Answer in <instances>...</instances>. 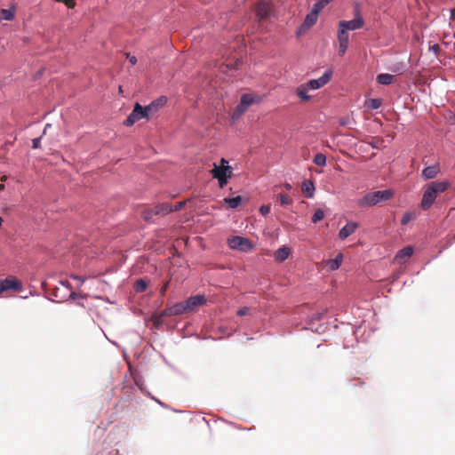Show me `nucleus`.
Listing matches in <instances>:
<instances>
[{
    "mask_svg": "<svg viewBox=\"0 0 455 455\" xmlns=\"http://www.w3.org/2000/svg\"><path fill=\"white\" fill-rule=\"evenodd\" d=\"M188 312V307L185 305V301H181L174 304L172 307H166L162 313L161 316H173L179 315Z\"/></svg>",
    "mask_w": 455,
    "mask_h": 455,
    "instance_id": "1a4fd4ad",
    "label": "nucleus"
},
{
    "mask_svg": "<svg viewBox=\"0 0 455 455\" xmlns=\"http://www.w3.org/2000/svg\"><path fill=\"white\" fill-rule=\"evenodd\" d=\"M129 60H130V62H131L132 64H133V65H134V64H136V62H137V59H136V57H135V56L130 57V58H129Z\"/></svg>",
    "mask_w": 455,
    "mask_h": 455,
    "instance_id": "37998d69",
    "label": "nucleus"
},
{
    "mask_svg": "<svg viewBox=\"0 0 455 455\" xmlns=\"http://www.w3.org/2000/svg\"><path fill=\"white\" fill-rule=\"evenodd\" d=\"M342 259H343V255L342 253H339L335 259H330L328 262H327V266L328 267L331 269V270H337L339 268L341 263H342Z\"/></svg>",
    "mask_w": 455,
    "mask_h": 455,
    "instance_id": "b1692460",
    "label": "nucleus"
},
{
    "mask_svg": "<svg viewBox=\"0 0 455 455\" xmlns=\"http://www.w3.org/2000/svg\"><path fill=\"white\" fill-rule=\"evenodd\" d=\"M256 15L259 21L267 18L270 12V4L266 0H261L256 5Z\"/></svg>",
    "mask_w": 455,
    "mask_h": 455,
    "instance_id": "f8f14e48",
    "label": "nucleus"
},
{
    "mask_svg": "<svg viewBox=\"0 0 455 455\" xmlns=\"http://www.w3.org/2000/svg\"><path fill=\"white\" fill-rule=\"evenodd\" d=\"M393 196L394 191L392 189L370 192L359 199L357 204L360 207L374 206L379 203L390 200Z\"/></svg>",
    "mask_w": 455,
    "mask_h": 455,
    "instance_id": "f03ea898",
    "label": "nucleus"
},
{
    "mask_svg": "<svg viewBox=\"0 0 455 455\" xmlns=\"http://www.w3.org/2000/svg\"><path fill=\"white\" fill-rule=\"evenodd\" d=\"M317 19H318V14L314 12L313 11H311L306 16V19L302 24V27L306 29L311 28L313 25H315L316 23Z\"/></svg>",
    "mask_w": 455,
    "mask_h": 455,
    "instance_id": "412c9836",
    "label": "nucleus"
},
{
    "mask_svg": "<svg viewBox=\"0 0 455 455\" xmlns=\"http://www.w3.org/2000/svg\"><path fill=\"white\" fill-rule=\"evenodd\" d=\"M211 172L212 175L219 173V175L222 177H232L233 169L228 165V163L226 159L221 158L220 165L213 164V169L211 171Z\"/></svg>",
    "mask_w": 455,
    "mask_h": 455,
    "instance_id": "6e6552de",
    "label": "nucleus"
},
{
    "mask_svg": "<svg viewBox=\"0 0 455 455\" xmlns=\"http://www.w3.org/2000/svg\"><path fill=\"white\" fill-rule=\"evenodd\" d=\"M254 102V97L251 94H243L240 100V103H242L246 108H249Z\"/></svg>",
    "mask_w": 455,
    "mask_h": 455,
    "instance_id": "c85d7f7f",
    "label": "nucleus"
},
{
    "mask_svg": "<svg viewBox=\"0 0 455 455\" xmlns=\"http://www.w3.org/2000/svg\"><path fill=\"white\" fill-rule=\"evenodd\" d=\"M454 49H455V43H454Z\"/></svg>",
    "mask_w": 455,
    "mask_h": 455,
    "instance_id": "603ef678",
    "label": "nucleus"
},
{
    "mask_svg": "<svg viewBox=\"0 0 455 455\" xmlns=\"http://www.w3.org/2000/svg\"><path fill=\"white\" fill-rule=\"evenodd\" d=\"M56 2L64 3L68 8H74L76 5V0H55Z\"/></svg>",
    "mask_w": 455,
    "mask_h": 455,
    "instance_id": "e433bc0d",
    "label": "nucleus"
},
{
    "mask_svg": "<svg viewBox=\"0 0 455 455\" xmlns=\"http://www.w3.org/2000/svg\"><path fill=\"white\" fill-rule=\"evenodd\" d=\"M451 19L452 20H455V9H452V10L451 11Z\"/></svg>",
    "mask_w": 455,
    "mask_h": 455,
    "instance_id": "a18cd8bd",
    "label": "nucleus"
},
{
    "mask_svg": "<svg viewBox=\"0 0 455 455\" xmlns=\"http://www.w3.org/2000/svg\"><path fill=\"white\" fill-rule=\"evenodd\" d=\"M212 177L218 180L220 188H224L228 183V180L231 178V177H222V176L219 175V173L213 174Z\"/></svg>",
    "mask_w": 455,
    "mask_h": 455,
    "instance_id": "f704fd0d",
    "label": "nucleus"
},
{
    "mask_svg": "<svg viewBox=\"0 0 455 455\" xmlns=\"http://www.w3.org/2000/svg\"><path fill=\"white\" fill-rule=\"evenodd\" d=\"M4 185L0 183V191L4 190Z\"/></svg>",
    "mask_w": 455,
    "mask_h": 455,
    "instance_id": "09e8293b",
    "label": "nucleus"
},
{
    "mask_svg": "<svg viewBox=\"0 0 455 455\" xmlns=\"http://www.w3.org/2000/svg\"><path fill=\"white\" fill-rule=\"evenodd\" d=\"M228 246L233 250L248 252L252 249L251 242L245 237L235 235L228 239Z\"/></svg>",
    "mask_w": 455,
    "mask_h": 455,
    "instance_id": "20e7f679",
    "label": "nucleus"
},
{
    "mask_svg": "<svg viewBox=\"0 0 455 455\" xmlns=\"http://www.w3.org/2000/svg\"><path fill=\"white\" fill-rule=\"evenodd\" d=\"M313 162L318 166H324L326 164V156L323 154L318 153L315 156Z\"/></svg>",
    "mask_w": 455,
    "mask_h": 455,
    "instance_id": "2f4dec72",
    "label": "nucleus"
},
{
    "mask_svg": "<svg viewBox=\"0 0 455 455\" xmlns=\"http://www.w3.org/2000/svg\"><path fill=\"white\" fill-rule=\"evenodd\" d=\"M283 186H284L285 189H287V190H291L292 188L290 183H285Z\"/></svg>",
    "mask_w": 455,
    "mask_h": 455,
    "instance_id": "49530a36",
    "label": "nucleus"
},
{
    "mask_svg": "<svg viewBox=\"0 0 455 455\" xmlns=\"http://www.w3.org/2000/svg\"><path fill=\"white\" fill-rule=\"evenodd\" d=\"M451 184L448 180H435L427 183L423 188V195L420 202V208L423 211L429 210L435 204L437 196L445 192Z\"/></svg>",
    "mask_w": 455,
    "mask_h": 455,
    "instance_id": "f257e3e1",
    "label": "nucleus"
},
{
    "mask_svg": "<svg viewBox=\"0 0 455 455\" xmlns=\"http://www.w3.org/2000/svg\"><path fill=\"white\" fill-rule=\"evenodd\" d=\"M376 80L380 84L389 85L395 82V76L390 74L383 73L378 75Z\"/></svg>",
    "mask_w": 455,
    "mask_h": 455,
    "instance_id": "5701e85b",
    "label": "nucleus"
},
{
    "mask_svg": "<svg viewBox=\"0 0 455 455\" xmlns=\"http://www.w3.org/2000/svg\"><path fill=\"white\" fill-rule=\"evenodd\" d=\"M259 212L263 216L267 215L270 212V206L269 205H262V206H260Z\"/></svg>",
    "mask_w": 455,
    "mask_h": 455,
    "instance_id": "4c0bfd02",
    "label": "nucleus"
},
{
    "mask_svg": "<svg viewBox=\"0 0 455 455\" xmlns=\"http://www.w3.org/2000/svg\"><path fill=\"white\" fill-rule=\"evenodd\" d=\"M141 118L148 119L149 116L148 114H147V110H145L140 104L136 103L132 113L128 116L124 124L126 126H132Z\"/></svg>",
    "mask_w": 455,
    "mask_h": 455,
    "instance_id": "39448f33",
    "label": "nucleus"
},
{
    "mask_svg": "<svg viewBox=\"0 0 455 455\" xmlns=\"http://www.w3.org/2000/svg\"><path fill=\"white\" fill-rule=\"evenodd\" d=\"M21 288V283L15 277H8L0 280V294L6 291H19Z\"/></svg>",
    "mask_w": 455,
    "mask_h": 455,
    "instance_id": "9d476101",
    "label": "nucleus"
},
{
    "mask_svg": "<svg viewBox=\"0 0 455 455\" xmlns=\"http://www.w3.org/2000/svg\"><path fill=\"white\" fill-rule=\"evenodd\" d=\"M15 7L12 6L10 9H0V20H13L15 18Z\"/></svg>",
    "mask_w": 455,
    "mask_h": 455,
    "instance_id": "aec40b11",
    "label": "nucleus"
},
{
    "mask_svg": "<svg viewBox=\"0 0 455 455\" xmlns=\"http://www.w3.org/2000/svg\"><path fill=\"white\" fill-rule=\"evenodd\" d=\"M337 38L339 41V54L340 56H343L348 47V42H349L348 31L346 30L344 28L339 27Z\"/></svg>",
    "mask_w": 455,
    "mask_h": 455,
    "instance_id": "0eeeda50",
    "label": "nucleus"
},
{
    "mask_svg": "<svg viewBox=\"0 0 455 455\" xmlns=\"http://www.w3.org/2000/svg\"><path fill=\"white\" fill-rule=\"evenodd\" d=\"M324 218V212L322 209H316L312 216V222L316 223Z\"/></svg>",
    "mask_w": 455,
    "mask_h": 455,
    "instance_id": "72a5a7b5",
    "label": "nucleus"
},
{
    "mask_svg": "<svg viewBox=\"0 0 455 455\" xmlns=\"http://www.w3.org/2000/svg\"><path fill=\"white\" fill-rule=\"evenodd\" d=\"M133 287L136 292H143L144 291H146L148 284L147 282L144 281L143 279H139L135 282Z\"/></svg>",
    "mask_w": 455,
    "mask_h": 455,
    "instance_id": "7c9ffc66",
    "label": "nucleus"
},
{
    "mask_svg": "<svg viewBox=\"0 0 455 455\" xmlns=\"http://www.w3.org/2000/svg\"><path fill=\"white\" fill-rule=\"evenodd\" d=\"M248 108H246L245 106H243L242 103L239 102V104L236 106V108H235L233 114H232V118L233 119H237L239 118L243 113H245L247 111Z\"/></svg>",
    "mask_w": 455,
    "mask_h": 455,
    "instance_id": "a878e982",
    "label": "nucleus"
},
{
    "mask_svg": "<svg viewBox=\"0 0 455 455\" xmlns=\"http://www.w3.org/2000/svg\"><path fill=\"white\" fill-rule=\"evenodd\" d=\"M167 287H168V283H165L162 288H161V293L164 295L167 290Z\"/></svg>",
    "mask_w": 455,
    "mask_h": 455,
    "instance_id": "c03bdc74",
    "label": "nucleus"
},
{
    "mask_svg": "<svg viewBox=\"0 0 455 455\" xmlns=\"http://www.w3.org/2000/svg\"><path fill=\"white\" fill-rule=\"evenodd\" d=\"M33 148H39L41 143V137L33 140Z\"/></svg>",
    "mask_w": 455,
    "mask_h": 455,
    "instance_id": "a19ab883",
    "label": "nucleus"
},
{
    "mask_svg": "<svg viewBox=\"0 0 455 455\" xmlns=\"http://www.w3.org/2000/svg\"><path fill=\"white\" fill-rule=\"evenodd\" d=\"M412 254H413L412 246H406V247L401 249L400 251H398V252L396 253V255L395 257V261L397 264L402 265V264L405 263L411 257Z\"/></svg>",
    "mask_w": 455,
    "mask_h": 455,
    "instance_id": "ddd939ff",
    "label": "nucleus"
},
{
    "mask_svg": "<svg viewBox=\"0 0 455 455\" xmlns=\"http://www.w3.org/2000/svg\"><path fill=\"white\" fill-rule=\"evenodd\" d=\"M248 108H246L245 106H243L242 103L239 102V104L236 106V108H235L233 114H232V118L233 119H237L239 118L243 113H245L247 111Z\"/></svg>",
    "mask_w": 455,
    "mask_h": 455,
    "instance_id": "bb28decb",
    "label": "nucleus"
},
{
    "mask_svg": "<svg viewBox=\"0 0 455 455\" xmlns=\"http://www.w3.org/2000/svg\"><path fill=\"white\" fill-rule=\"evenodd\" d=\"M358 227L356 222H348L346 226H344L339 232V237L341 240H345L349 235L355 233Z\"/></svg>",
    "mask_w": 455,
    "mask_h": 455,
    "instance_id": "2eb2a0df",
    "label": "nucleus"
},
{
    "mask_svg": "<svg viewBox=\"0 0 455 455\" xmlns=\"http://www.w3.org/2000/svg\"><path fill=\"white\" fill-rule=\"evenodd\" d=\"M429 49H430V51H432L435 54H437L440 52V46L437 44H433L432 46H430Z\"/></svg>",
    "mask_w": 455,
    "mask_h": 455,
    "instance_id": "79ce46f5",
    "label": "nucleus"
},
{
    "mask_svg": "<svg viewBox=\"0 0 455 455\" xmlns=\"http://www.w3.org/2000/svg\"><path fill=\"white\" fill-rule=\"evenodd\" d=\"M291 254V249L288 246H282L275 252V259L278 262H283L288 259Z\"/></svg>",
    "mask_w": 455,
    "mask_h": 455,
    "instance_id": "f3484780",
    "label": "nucleus"
},
{
    "mask_svg": "<svg viewBox=\"0 0 455 455\" xmlns=\"http://www.w3.org/2000/svg\"><path fill=\"white\" fill-rule=\"evenodd\" d=\"M70 297H71L72 299H75V298L76 297V292H72V293L70 294Z\"/></svg>",
    "mask_w": 455,
    "mask_h": 455,
    "instance_id": "de8ad7c7",
    "label": "nucleus"
},
{
    "mask_svg": "<svg viewBox=\"0 0 455 455\" xmlns=\"http://www.w3.org/2000/svg\"><path fill=\"white\" fill-rule=\"evenodd\" d=\"M170 212H172V206L167 203L156 205L154 208V213L156 215H166Z\"/></svg>",
    "mask_w": 455,
    "mask_h": 455,
    "instance_id": "4be33fe9",
    "label": "nucleus"
},
{
    "mask_svg": "<svg viewBox=\"0 0 455 455\" xmlns=\"http://www.w3.org/2000/svg\"><path fill=\"white\" fill-rule=\"evenodd\" d=\"M279 200H280L281 204H283V205H289L292 202L291 199L284 194L279 195Z\"/></svg>",
    "mask_w": 455,
    "mask_h": 455,
    "instance_id": "c9c22d12",
    "label": "nucleus"
},
{
    "mask_svg": "<svg viewBox=\"0 0 455 455\" xmlns=\"http://www.w3.org/2000/svg\"><path fill=\"white\" fill-rule=\"evenodd\" d=\"M224 200L230 208L235 209L240 205L242 202V197L240 196H237L231 198H225Z\"/></svg>",
    "mask_w": 455,
    "mask_h": 455,
    "instance_id": "393cba45",
    "label": "nucleus"
},
{
    "mask_svg": "<svg viewBox=\"0 0 455 455\" xmlns=\"http://www.w3.org/2000/svg\"><path fill=\"white\" fill-rule=\"evenodd\" d=\"M250 314V308L247 307H242L237 311V315L243 316Z\"/></svg>",
    "mask_w": 455,
    "mask_h": 455,
    "instance_id": "58836bf2",
    "label": "nucleus"
},
{
    "mask_svg": "<svg viewBox=\"0 0 455 455\" xmlns=\"http://www.w3.org/2000/svg\"><path fill=\"white\" fill-rule=\"evenodd\" d=\"M206 303V298L204 295H196L189 297L185 300V305L188 307V312L196 310L200 306Z\"/></svg>",
    "mask_w": 455,
    "mask_h": 455,
    "instance_id": "9b49d317",
    "label": "nucleus"
},
{
    "mask_svg": "<svg viewBox=\"0 0 455 455\" xmlns=\"http://www.w3.org/2000/svg\"><path fill=\"white\" fill-rule=\"evenodd\" d=\"M185 204H186L185 201H181V202L177 203L172 207V212H178V211L181 210L185 206Z\"/></svg>",
    "mask_w": 455,
    "mask_h": 455,
    "instance_id": "ea45409f",
    "label": "nucleus"
},
{
    "mask_svg": "<svg viewBox=\"0 0 455 455\" xmlns=\"http://www.w3.org/2000/svg\"><path fill=\"white\" fill-rule=\"evenodd\" d=\"M6 179H7V177H6V176H3V177L1 178V181H5V180H6Z\"/></svg>",
    "mask_w": 455,
    "mask_h": 455,
    "instance_id": "3c124183",
    "label": "nucleus"
},
{
    "mask_svg": "<svg viewBox=\"0 0 455 455\" xmlns=\"http://www.w3.org/2000/svg\"><path fill=\"white\" fill-rule=\"evenodd\" d=\"M381 103L382 101L379 99H370L365 102L367 108L370 109H378L381 106Z\"/></svg>",
    "mask_w": 455,
    "mask_h": 455,
    "instance_id": "c756f323",
    "label": "nucleus"
},
{
    "mask_svg": "<svg viewBox=\"0 0 455 455\" xmlns=\"http://www.w3.org/2000/svg\"><path fill=\"white\" fill-rule=\"evenodd\" d=\"M331 2V0H319L312 8V11L317 14Z\"/></svg>",
    "mask_w": 455,
    "mask_h": 455,
    "instance_id": "cd10ccee",
    "label": "nucleus"
},
{
    "mask_svg": "<svg viewBox=\"0 0 455 455\" xmlns=\"http://www.w3.org/2000/svg\"><path fill=\"white\" fill-rule=\"evenodd\" d=\"M308 87L306 84H302L296 89V94L300 98L302 101H309L311 96L307 94Z\"/></svg>",
    "mask_w": 455,
    "mask_h": 455,
    "instance_id": "6ab92c4d",
    "label": "nucleus"
},
{
    "mask_svg": "<svg viewBox=\"0 0 455 455\" xmlns=\"http://www.w3.org/2000/svg\"><path fill=\"white\" fill-rule=\"evenodd\" d=\"M416 218V214L411 212H406L403 215V218L401 220L402 225H407L411 220H414Z\"/></svg>",
    "mask_w": 455,
    "mask_h": 455,
    "instance_id": "473e14b6",
    "label": "nucleus"
},
{
    "mask_svg": "<svg viewBox=\"0 0 455 455\" xmlns=\"http://www.w3.org/2000/svg\"><path fill=\"white\" fill-rule=\"evenodd\" d=\"M331 76L332 71L327 70L321 77L318 79L309 80L307 83H306V84L309 90H317L328 84L331 78Z\"/></svg>",
    "mask_w": 455,
    "mask_h": 455,
    "instance_id": "423d86ee",
    "label": "nucleus"
},
{
    "mask_svg": "<svg viewBox=\"0 0 455 455\" xmlns=\"http://www.w3.org/2000/svg\"><path fill=\"white\" fill-rule=\"evenodd\" d=\"M50 126H51L50 124H46V126H45V128H44V133H45V132H46L47 128H48V127H50Z\"/></svg>",
    "mask_w": 455,
    "mask_h": 455,
    "instance_id": "8fccbe9b",
    "label": "nucleus"
},
{
    "mask_svg": "<svg viewBox=\"0 0 455 455\" xmlns=\"http://www.w3.org/2000/svg\"><path fill=\"white\" fill-rule=\"evenodd\" d=\"M439 172L440 169L438 165L427 166L422 171V176L425 180L434 179L437 176Z\"/></svg>",
    "mask_w": 455,
    "mask_h": 455,
    "instance_id": "dca6fc26",
    "label": "nucleus"
},
{
    "mask_svg": "<svg viewBox=\"0 0 455 455\" xmlns=\"http://www.w3.org/2000/svg\"><path fill=\"white\" fill-rule=\"evenodd\" d=\"M167 102V99L164 96L158 98L157 100L152 101L149 105L146 106L144 108L147 110V114L148 116H152L156 112H157L161 108H163Z\"/></svg>",
    "mask_w": 455,
    "mask_h": 455,
    "instance_id": "4468645a",
    "label": "nucleus"
},
{
    "mask_svg": "<svg viewBox=\"0 0 455 455\" xmlns=\"http://www.w3.org/2000/svg\"><path fill=\"white\" fill-rule=\"evenodd\" d=\"M355 18L351 20H340L339 22V28H344L346 30H356L363 27L364 21L361 15V9L358 4L354 6Z\"/></svg>",
    "mask_w": 455,
    "mask_h": 455,
    "instance_id": "7ed1b4c3",
    "label": "nucleus"
},
{
    "mask_svg": "<svg viewBox=\"0 0 455 455\" xmlns=\"http://www.w3.org/2000/svg\"><path fill=\"white\" fill-rule=\"evenodd\" d=\"M301 189L307 197H313L315 192V185L313 181L309 180H305L301 184Z\"/></svg>",
    "mask_w": 455,
    "mask_h": 455,
    "instance_id": "a211bd4d",
    "label": "nucleus"
}]
</instances>
